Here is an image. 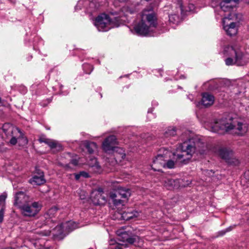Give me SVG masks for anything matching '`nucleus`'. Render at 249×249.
Masks as SVG:
<instances>
[{"label": "nucleus", "instance_id": "1", "mask_svg": "<svg viewBox=\"0 0 249 249\" xmlns=\"http://www.w3.org/2000/svg\"><path fill=\"white\" fill-rule=\"evenodd\" d=\"M207 145L199 137L196 136L180 144L173 154L176 163L186 164L195 153L202 154L207 150Z\"/></svg>", "mask_w": 249, "mask_h": 249}, {"label": "nucleus", "instance_id": "2", "mask_svg": "<svg viewBox=\"0 0 249 249\" xmlns=\"http://www.w3.org/2000/svg\"><path fill=\"white\" fill-rule=\"evenodd\" d=\"M210 130L220 134L230 132L233 134L243 135L247 132L248 126L246 124L229 118L215 121L211 124Z\"/></svg>", "mask_w": 249, "mask_h": 249}, {"label": "nucleus", "instance_id": "3", "mask_svg": "<svg viewBox=\"0 0 249 249\" xmlns=\"http://www.w3.org/2000/svg\"><path fill=\"white\" fill-rule=\"evenodd\" d=\"M2 130L7 138H10L9 143L15 145L18 143L19 146H24L28 143V140L20 129L14 126L9 123L2 126Z\"/></svg>", "mask_w": 249, "mask_h": 249}, {"label": "nucleus", "instance_id": "4", "mask_svg": "<svg viewBox=\"0 0 249 249\" xmlns=\"http://www.w3.org/2000/svg\"><path fill=\"white\" fill-rule=\"evenodd\" d=\"M118 144L117 138L114 135H110L107 137L103 142L102 147L107 153L113 152L116 162H121L122 159L125 157V154L123 150L115 146Z\"/></svg>", "mask_w": 249, "mask_h": 249}, {"label": "nucleus", "instance_id": "5", "mask_svg": "<svg viewBox=\"0 0 249 249\" xmlns=\"http://www.w3.org/2000/svg\"><path fill=\"white\" fill-rule=\"evenodd\" d=\"M142 16L143 18H145L149 26L141 21V36H154L153 28H155L158 24L156 14L153 11H149L147 14L142 13Z\"/></svg>", "mask_w": 249, "mask_h": 249}, {"label": "nucleus", "instance_id": "6", "mask_svg": "<svg viewBox=\"0 0 249 249\" xmlns=\"http://www.w3.org/2000/svg\"><path fill=\"white\" fill-rule=\"evenodd\" d=\"M223 53L227 56H234L235 64L237 66L246 64L249 59L248 55L243 53L240 49L231 46H226L224 49Z\"/></svg>", "mask_w": 249, "mask_h": 249}, {"label": "nucleus", "instance_id": "7", "mask_svg": "<svg viewBox=\"0 0 249 249\" xmlns=\"http://www.w3.org/2000/svg\"><path fill=\"white\" fill-rule=\"evenodd\" d=\"M94 25L99 31L106 32L116 26L115 23L108 15L102 14L95 19Z\"/></svg>", "mask_w": 249, "mask_h": 249}, {"label": "nucleus", "instance_id": "8", "mask_svg": "<svg viewBox=\"0 0 249 249\" xmlns=\"http://www.w3.org/2000/svg\"><path fill=\"white\" fill-rule=\"evenodd\" d=\"M130 196V190L123 187H119L115 193H111L110 194V197L113 200V204L115 206H118L120 204L124 205L125 200L122 199L126 200Z\"/></svg>", "mask_w": 249, "mask_h": 249}, {"label": "nucleus", "instance_id": "9", "mask_svg": "<svg viewBox=\"0 0 249 249\" xmlns=\"http://www.w3.org/2000/svg\"><path fill=\"white\" fill-rule=\"evenodd\" d=\"M42 204L39 202H33L29 203L22 206L20 209L22 214L27 217H34L40 211Z\"/></svg>", "mask_w": 249, "mask_h": 249}, {"label": "nucleus", "instance_id": "10", "mask_svg": "<svg viewBox=\"0 0 249 249\" xmlns=\"http://www.w3.org/2000/svg\"><path fill=\"white\" fill-rule=\"evenodd\" d=\"M128 228L123 227L116 231V234L118 236L119 240L132 244L135 242V238L132 237V233L129 230H126Z\"/></svg>", "mask_w": 249, "mask_h": 249}, {"label": "nucleus", "instance_id": "11", "mask_svg": "<svg viewBox=\"0 0 249 249\" xmlns=\"http://www.w3.org/2000/svg\"><path fill=\"white\" fill-rule=\"evenodd\" d=\"M239 0H212V6L214 7H219L221 11L225 12H231L233 7L230 4L231 1L237 3Z\"/></svg>", "mask_w": 249, "mask_h": 249}, {"label": "nucleus", "instance_id": "12", "mask_svg": "<svg viewBox=\"0 0 249 249\" xmlns=\"http://www.w3.org/2000/svg\"><path fill=\"white\" fill-rule=\"evenodd\" d=\"M30 202H31V199L24 192L19 191L15 194L14 205L20 209L22 206Z\"/></svg>", "mask_w": 249, "mask_h": 249}, {"label": "nucleus", "instance_id": "13", "mask_svg": "<svg viewBox=\"0 0 249 249\" xmlns=\"http://www.w3.org/2000/svg\"><path fill=\"white\" fill-rule=\"evenodd\" d=\"M228 12L229 13V14H228L227 17L224 16V18L223 19V28L227 35H228L230 36H232L235 35L237 34V29L236 26V24L234 22H231L229 25H225L226 19H231L232 18L231 16V12Z\"/></svg>", "mask_w": 249, "mask_h": 249}, {"label": "nucleus", "instance_id": "14", "mask_svg": "<svg viewBox=\"0 0 249 249\" xmlns=\"http://www.w3.org/2000/svg\"><path fill=\"white\" fill-rule=\"evenodd\" d=\"M91 199L93 203L95 205H103L107 201L106 196H104L102 189L93 191L91 195Z\"/></svg>", "mask_w": 249, "mask_h": 249}, {"label": "nucleus", "instance_id": "15", "mask_svg": "<svg viewBox=\"0 0 249 249\" xmlns=\"http://www.w3.org/2000/svg\"><path fill=\"white\" fill-rule=\"evenodd\" d=\"M66 232L65 227H63V223L56 226L52 231L48 232L43 235L47 236L52 235L54 238L61 239L65 236L64 232Z\"/></svg>", "mask_w": 249, "mask_h": 249}, {"label": "nucleus", "instance_id": "16", "mask_svg": "<svg viewBox=\"0 0 249 249\" xmlns=\"http://www.w3.org/2000/svg\"><path fill=\"white\" fill-rule=\"evenodd\" d=\"M165 157L164 155L159 154L153 160V164L151 165L152 168L155 171H160V167H165Z\"/></svg>", "mask_w": 249, "mask_h": 249}, {"label": "nucleus", "instance_id": "17", "mask_svg": "<svg viewBox=\"0 0 249 249\" xmlns=\"http://www.w3.org/2000/svg\"><path fill=\"white\" fill-rule=\"evenodd\" d=\"M162 182L164 187L168 190H173L179 187V180L178 179H173L171 178H163Z\"/></svg>", "mask_w": 249, "mask_h": 249}, {"label": "nucleus", "instance_id": "18", "mask_svg": "<svg viewBox=\"0 0 249 249\" xmlns=\"http://www.w3.org/2000/svg\"><path fill=\"white\" fill-rule=\"evenodd\" d=\"M213 102L214 97L212 94L206 92L202 94L201 103H197L196 106H198L201 104L203 106L206 107L212 105Z\"/></svg>", "mask_w": 249, "mask_h": 249}, {"label": "nucleus", "instance_id": "19", "mask_svg": "<svg viewBox=\"0 0 249 249\" xmlns=\"http://www.w3.org/2000/svg\"><path fill=\"white\" fill-rule=\"evenodd\" d=\"M219 155L221 158L228 163H231V158L232 151L227 148H221L219 150Z\"/></svg>", "mask_w": 249, "mask_h": 249}, {"label": "nucleus", "instance_id": "20", "mask_svg": "<svg viewBox=\"0 0 249 249\" xmlns=\"http://www.w3.org/2000/svg\"><path fill=\"white\" fill-rule=\"evenodd\" d=\"M29 182L33 185H40L45 182L44 176L40 174V176H34L29 180Z\"/></svg>", "mask_w": 249, "mask_h": 249}, {"label": "nucleus", "instance_id": "21", "mask_svg": "<svg viewBox=\"0 0 249 249\" xmlns=\"http://www.w3.org/2000/svg\"><path fill=\"white\" fill-rule=\"evenodd\" d=\"M89 165L90 167L93 168L94 172L100 173L101 172V166L97 162V159L95 158H91L89 161Z\"/></svg>", "mask_w": 249, "mask_h": 249}, {"label": "nucleus", "instance_id": "22", "mask_svg": "<svg viewBox=\"0 0 249 249\" xmlns=\"http://www.w3.org/2000/svg\"><path fill=\"white\" fill-rule=\"evenodd\" d=\"M57 208L56 207H53L50 208L45 213V218L48 220V222L49 220H51V221H53L52 219L56 215Z\"/></svg>", "mask_w": 249, "mask_h": 249}, {"label": "nucleus", "instance_id": "23", "mask_svg": "<svg viewBox=\"0 0 249 249\" xmlns=\"http://www.w3.org/2000/svg\"><path fill=\"white\" fill-rule=\"evenodd\" d=\"M63 227H65L66 232H70L78 227V224L75 222L70 221L63 223Z\"/></svg>", "mask_w": 249, "mask_h": 249}, {"label": "nucleus", "instance_id": "24", "mask_svg": "<svg viewBox=\"0 0 249 249\" xmlns=\"http://www.w3.org/2000/svg\"><path fill=\"white\" fill-rule=\"evenodd\" d=\"M177 134V129L175 126H169L165 131L163 135L165 138H169L176 136Z\"/></svg>", "mask_w": 249, "mask_h": 249}, {"label": "nucleus", "instance_id": "25", "mask_svg": "<svg viewBox=\"0 0 249 249\" xmlns=\"http://www.w3.org/2000/svg\"><path fill=\"white\" fill-rule=\"evenodd\" d=\"M85 146L90 154L93 153L97 148L96 143L94 142L87 141L85 142Z\"/></svg>", "mask_w": 249, "mask_h": 249}, {"label": "nucleus", "instance_id": "26", "mask_svg": "<svg viewBox=\"0 0 249 249\" xmlns=\"http://www.w3.org/2000/svg\"><path fill=\"white\" fill-rule=\"evenodd\" d=\"M169 20L173 23H177L180 21V17L178 14L176 13L174 14H170L169 15Z\"/></svg>", "mask_w": 249, "mask_h": 249}, {"label": "nucleus", "instance_id": "27", "mask_svg": "<svg viewBox=\"0 0 249 249\" xmlns=\"http://www.w3.org/2000/svg\"><path fill=\"white\" fill-rule=\"evenodd\" d=\"M47 145H48L51 149H54L57 147H58L59 149L61 148V145L57 142L51 139L49 140Z\"/></svg>", "mask_w": 249, "mask_h": 249}, {"label": "nucleus", "instance_id": "28", "mask_svg": "<svg viewBox=\"0 0 249 249\" xmlns=\"http://www.w3.org/2000/svg\"><path fill=\"white\" fill-rule=\"evenodd\" d=\"M136 216L135 213L130 212H124L122 214L121 217L125 220H129L132 219L134 216Z\"/></svg>", "mask_w": 249, "mask_h": 249}, {"label": "nucleus", "instance_id": "29", "mask_svg": "<svg viewBox=\"0 0 249 249\" xmlns=\"http://www.w3.org/2000/svg\"><path fill=\"white\" fill-rule=\"evenodd\" d=\"M132 33L138 36H140V23L138 22L133 25L132 29H131Z\"/></svg>", "mask_w": 249, "mask_h": 249}, {"label": "nucleus", "instance_id": "30", "mask_svg": "<svg viewBox=\"0 0 249 249\" xmlns=\"http://www.w3.org/2000/svg\"><path fill=\"white\" fill-rule=\"evenodd\" d=\"M83 68L85 73L89 74L93 70V66L89 64H84L83 65Z\"/></svg>", "mask_w": 249, "mask_h": 249}, {"label": "nucleus", "instance_id": "31", "mask_svg": "<svg viewBox=\"0 0 249 249\" xmlns=\"http://www.w3.org/2000/svg\"><path fill=\"white\" fill-rule=\"evenodd\" d=\"M175 162L173 160H169L166 162H165V167L168 168L172 169L174 167Z\"/></svg>", "mask_w": 249, "mask_h": 249}, {"label": "nucleus", "instance_id": "32", "mask_svg": "<svg viewBox=\"0 0 249 249\" xmlns=\"http://www.w3.org/2000/svg\"><path fill=\"white\" fill-rule=\"evenodd\" d=\"M225 63L228 66L235 64L234 58L233 59L232 58L230 57L227 58V59H225Z\"/></svg>", "mask_w": 249, "mask_h": 249}, {"label": "nucleus", "instance_id": "33", "mask_svg": "<svg viewBox=\"0 0 249 249\" xmlns=\"http://www.w3.org/2000/svg\"><path fill=\"white\" fill-rule=\"evenodd\" d=\"M49 139L46 138L45 136H41L38 139V141L40 142H44L47 144L48 142L49 141Z\"/></svg>", "mask_w": 249, "mask_h": 249}, {"label": "nucleus", "instance_id": "34", "mask_svg": "<svg viewBox=\"0 0 249 249\" xmlns=\"http://www.w3.org/2000/svg\"><path fill=\"white\" fill-rule=\"evenodd\" d=\"M5 209L2 207L0 210V223H1L3 220Z\"/></svg>", "mask_w": 249, "mask_h": 249}, {"label": "nucleus", "instance_id": "35", "mask_svg": "<svg viewBox=\"0 0 249 249\" xmlns=\"http://www.w3.org/2000/svg\"><path fill=\"white\" fill-rule=\"evenodd\" d=\"M7 197V194L3 193L0 196V203L4 202Z\"/></svg>", "mask_w": 249, "mask_h": 249}, {"label": "nucleus", "instance_id": "36", "mask_svg": "<svg viewBox=\"0 0 249 249\" xmlns=\"http://www.w3.org/2000/svg\"><path fill=\"white\" fill-rule=\"evenodd\" d=\"M83 1L82 0H79L77 4L75 6V9H77V10L81 9V5H82L83 4Z\"/></svg>", "mask_w": 249, "mask_h": 249}, {"label": "nucleus", "instance_id": "37", "mask_svg": "<svg viewBox=\"0 0 249 249\" xmlns=\"http://www.w3.org/2000/svg\"><path fill=\"white\" fill-rule=\"evenodd\" d=\"M80 173L81 177H83L86 178L89 177V174L85 171L80 172Z\"/></svg>", "mask_w": 249, "mask_h": 249}, {"label": "nucleus", "instance_id": "38", "mask_svg": "<svg viewBox=\"0 0 249 249\" xmlns=\"http://www.w3.org/2000/svg\"><path fill=\"white\" fill-rule=\"evenodd\" d=\"M71 163L74 166H76L78 164V161L76 159H73L71 160Z\"/></svg>", "mask_w": 249, "mask_h": 249}, {"label": "nucleus", "instance_id": "39", "mask_svg": "<svg viewBox=\"0 0 249 249\" xmlns=\"http://www.w3.org/2000/svg\"><path fill=\"white\" fill-rule=\"evenodd\" d=\"M74 176H75V178L77 180H79V178H80V177H81L80 173L75 174Z\"/></svg>", "mask_w": 249, "mask_h": 249}, {"label": "nucleus", "instance_id": "40", "mask_svg": "<svg viewBox=\"0 0 249 249\" xmlns=\"http://www.w3.org/2000/svg\"><path fill=\"white\" fill-rule=\"evenodd\" d=\"M178 10L180 11V13L181 14H183V8H182V6L181 5H180L179 6L178 8Z\"/></svg>", "mask_w": 249, "mask_h": 249}, {"label": "nucleus", "instance_id": "41", "mask_svg": "<svg viewBox=\"0 0 249 249\" xmlns=\"http://www.w3.org/2000/svg\"><path fill=\"white\" fill-rule=\"evenodd\" d=\"M128 0H115V2H116L117 1L121 3H124L127 1Z\"/></svg>", "mask_w": 249, "mask_h": 249}, {"label": "nucleus", "instance_id": "42", "mask_svg": "<svg viewBox=\"0 0 249 249\" xmlns=\"http://www.w3.org/2000/svg\"><path fill=\"white\" fill-rule=\"evenodd\" d=\"M233 227H229L228 228H227V229L226 231H225L223 232V234H224L226 232L229 231H231V230L233 229Z\"/></svg>", "mask_w": 249, "mask_h": 249}, {"label": "nucleus", "instance_id": "43", "mask_svg": "<svg viewBox=\"0 0 249 249\" xmlns=\"http://www.w3.org/2000/svg\"><path fill=\"white\" fill-rule=\"evenodd\" d=\"M194 6L193 4H190L189 6L190 11H192L193 9L194 8Z\"/></svg>", "mask_w": 249, "mask_h": 249}, {"label": "nucleus", "instance_id": "44", "mask_svg": "<svg viewBox=\"0 0 249 249\" xmlns=\"http://www.w3.org/2000/svg\"><path fill=\"white\" fill-rule=\"evenodd\" d=\"M65 167H66V169L69 170V167H70V166H69V164H67V165H66Z\"/></svg>", "mask_w": 249, "mask_h": 249}, {"label": "nucleus", "instance_id": "45", "mask_svg": "<svg viewBox=\"0 0 249 249\" xmlns=\"http://www.w3.org/2000/svg\"><path fill=\"white\" fill-rule=\"evenodd\" d=\"M122 249V248H120V247H118V246H116V247L114 249Z\"/></svg>", "mask_w": 249, "mask_h": 249}, {"label": "nucleus", "instance_id": "46", "mask_svg": "<svg viewBox=\"0 0 249 249\" xmlns=\"http://www.w3.org/2000/svg\"><path fill=\"white\" fill-rule=\"evenodd\" d=\"M148 114H149V115H152V113L151 112H150L149 111H148Z\"/></svg>", "mask_w": 249, "mask_h": 249}, {"label": "nucleus", "instance_id": "47", "mask_svg": "<svg viewBox=\"0 0 249 249\" xmlns=\"http://www.w3.org/2000/svg\"><path fill=\"white\" fill-rule=\"evenodd\" d=\"M1 103V99L0 98V104Z\"/></svg>", "mask_w": 249, "mask_h": 249}, {"label": "nucleus", "instance_id": "48", "mask_svg": "<svg viewBox=\"0 0 249 249\" xmlns=\"http://www.w3.org/2000/svg\"><path fill=\"white\" fill-rule=\"evenodd\" d=\"M168 153V151L166 150V154H167Z\"/></svg>", "mask_w": 249, "mask_h": 249}, {"label": "nucleus", "instance_id": "49", "mask_svg": "<svg viewBox=\"0 0 249 249\" xmlns=\"http://www.w3.org/2000/svg\"><path fill=\"white\" fill-rule=\"evenodd\" d=\"M248 113L249 114V109H248Z\"/></svg>", "mask_w": 249, "mask_h": 249}]
</instances>
